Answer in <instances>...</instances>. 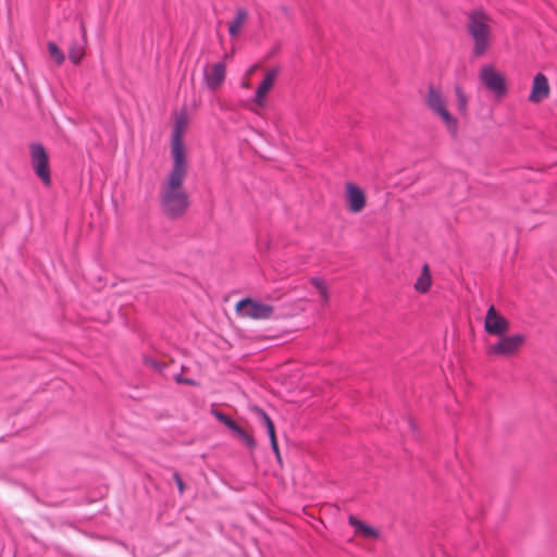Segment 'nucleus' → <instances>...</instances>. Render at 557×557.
Listing matches in <instances>:
<instances>
[{"label":"nucleus","mask_w":557,"mask_h":557,"mask_svg":"<svg viewBox=\"0 0 557 557\" xmlns=\"http://www.w3.org/2000/svg\"><path fill=\"white\" fill-rule=\"evenodd\" d=\"M187 171L188 163L173 162L172 169L161 186V209L170 219L183 216L189 207V197L184 188Z\"/></svg>","instance_id":"1"},{"label":"nucleus","mask_w":557,"mask_h":557,"mask_svg":"<svg viewBox=\"0 0 557 557\" xmlns=\"http://www.w3.org/2000/svg\"><path fill=\"white\" fill-rule=\"evenodd\" d=\"M492 23L491 15L482 9H476L467 13L466 27L468 35L473 41L472 52L475 57L483 55L492 42Z\"/></svg>","instance_id":"2"},{"label":"nucleus","mask_w":557,"mask_h":557,"mask_svg":"<svg viewBox=\"0 0 557 557\" xmlns=\"http://www.w3.org/2000/svg\"><path fill=\"white\" fill-rule=\"evenodd\" d=\"M425 102L429 109L443 120L448 132L455 136L458 129V122L447 110L446 100L440 88L430 85Z\"/></svg>","instance_id":"3"},{"label":"nucleus","mask_w":557,"mask_h":557,"mask_svg":"<svg viewBox=\"0 0 557 557\" xmlns=\"http://www.w3.org/2000/svg\"><path fill=\"white\" fill-rule=\"evenodd\" d=\"M30 163L35 174L41 182L49 186L51 184L49 156L45 147L39 143H32L29 145Z\"/></svg>","instance_id":"4"},{"label":"nucleus","mask_w":557,"mask_h":557,"mask_svg":"<svg viewBox=\"0 0 557 557\" xmlns=\"http://www.w3.org/2000/svg\"><path fill=\"white\" fill-rule=\"evenodd\" d=\"M236 311L243 318L267 320L272 317L274 308L252 298H245L237 302Z\"/></svg>","instance_id":"5"},{"label":"nucleus","mask_w":557,"mask_h":557,"mask_svg":"<svg viewBox=\"0 0 557 557\" xmlns=\"http://www.w3.org/2000/svg\"><path fill=\"white\" fill-rule=\"evenodd\" d=\"M500 338L494 345L487 347L486 352L491 356L509 357L519 351L525 342L523 334H512L509 336H499Z\"/></svg>","instance_id":"6"},{"label":"nucleus","mask_w":557,"mask_h":557,"mask_svg":"<svg viewBox=\"0 0 557 557\" xmlns=\"http://www.w3.org/2000/svg\"><path fill=\"white\" fill-rule=\"evenodd\" d=\"M480 79L484 86L496 96H504L507 91L505 78L491 65H486L481 69Z\"/></svg>","instance_id":"7"},{"label":"nucleus","mask_w":557,"mask_h":557,"mask_svg":"<svg viewBox=\"0 0 557 557\" xmlns=\"http://www.w3.org/2000/svg\"><path fill=\"white\" fill-rule=\"evenodd\" d=\"M484 330L490 335L502 336L509 330V321L491 306L485 315Z\"/></svg>","instance_id":"8"},{"label":"nucleus","mask_w":557,"mask_h":557,"mask_svg":"<svg viewBox=\"0 0 557 557\" xmlns=\"http://www.w3.org/2000/svg\"><path fill=\"white\" fill-rule=\"evenodd\" d=\"M185 126V120L180 119L175 123V127L172 135V141H171V152L173 162L178 161V163H188L186 156H185V148L184 143L182 138L183 129Z\"/></svg>","instance_id":"9"},{"label":"nucleus","mask_w":557,"mask_h":557,"mask_svg":"<svg viewBox=\"0 0 557 557\" xmlns=\"http://www.w3.org/2000/svg\"><path fill=\"white\" fill-rule=\"evenodd\" d=\"M347 208L352 213H358L366 207V195L363 190L352 183L346 184Z\"/></svg>","instance_id":"10"},{"label":"nucleus","mask_w":557,"mask_h":557,"mask_svg":"<svg viewBox=\"0 0 557 557\" xmlns=\"http://www.w3.org/2000/svg\"><path fill=\"white\" fill-rule=\"evenodd\" d=\"M225 76L226 66L224 62H218L212 64L210 69H207L205 71V81L207 87L211 90L218 89L225 81Z\"/></svg>","instance_id":"11"},{"label":"nucleus","mask_w":557,"mask_h":557,"mask_svg":"<svg viewBox=\"0 0 557 557\" xmlns=\"http://www.w3.org/2000/svg\"><path fill=\"white\" fill-rule=\"evenodd\" d=\"M549 95V85L546 76L537 73L533 78L532 90L529 100L533 103H540Z\"/></svg>","instance_id":"12"},{"label":"nucleus","mask_w":557,"mask_h":557,"mask_svg":"<svg viewBox=\"0 0 557 557\" xmlns=\"http://www.w3.org/2000/svg\"><path fill=\"white\" fill-rule=\"evenodd\" d=\"M81 39L74 40L69 48V59L74 64H78L85 55L86 29L83 22L79 23Z\"/></svg>","instance_id":"13"},{"label":"nucleus","mask_w":557,"mask_h":557,"mask_svg":"<svg viewBox=\"0 0 557 557\" xmlns=\"http://www.w3.org/2000/svg\"><path fill=\"white\" fill-rule=\"evenodd\" d=\"M277 73H278L277 69H272V70L268 71L263 81L258 86V88L256 90V95H255V102L258 106H260V107L264 106V103H265L264 98H265L267 94L270 91V89L272 88L274 81L277 76Z\"/></svg>","instance_id":"14"},{"label":"nucleus","mask_w":557,"mask_h":557,"mask_svg":"<svg viewBox=\"0 0 557 557\" xmlns=\"http://www.w3.org/2000/svg\"><path fill=\"white\" fill-rule=\"evenodd\" d=\"M248 18V13L245 9H238L235 13L234 20L228 24V34L235 37L240 33V29Z\"/></svg>","instance_id":"15"},{"label":"nucleus","mask_w":557,"mask_h":557,"mask_svg":"<svg viewBox=\"0 0 557 557\" xmlns=\"http://www.w3.org/2000/svg\"><path fill=\"white\" fill-rule=\"evenodd\" d=\"M349 524L355 528L357 534L363 535L364 537H377L379 536V532L375 529L367 525L366 523L358 520L354 516L349 517Z\"/></svg>","instance_id":"16"},{"label":"nucleus","mask_w":557,"mask_h":557,"mask_svg":"<svg viewBox=\"0 0 557 557\" xmlns=\"http://www.w3.org/2000/svg\"><path fill=\"white\" fill-rule=\"evenodd\" d=\"M431 274L430 269L428 264H424L421 271V274L417 278V282L414 284V288L419 293H426L431 286Z\"/></svg>","instance_id":"17"},{"label":"nucleus","mask_w":557,"mask_h":557,"mask_svg":"<svg viewBox=\"0 0 557 557\" xmlns=\"http://www.w3.org/2000/svg\"><path fill=\"white\" fill-rule=\"evenodd\" d=\"M253 411L257 413V416L260 420V423H262L265 426L269 437L275 436L274 423L271 420V418L269 417V414L263 409H261L259 407H255Z\"/></svg>","instance_id":"18"},{"label":"nucleus","mask_w":557,"mask_h":557,"mask_svg":"<svg viewBox=\"0 0 557 557\" xmlns=\"http://www.w3.org/2000/svg\"><path fill=\"white\" fill-rule=\"evenodd\" d=\"M310 282L311 284L318 289L320 296H321V299L323 302H327L329 300V294H327V287H326V283L323 278L321 277H311L310 278Z\"/></svg>","instance_id":"19"},{"label":"nucleus","mask_w":557,"mask_h":557,"mask_svg":"<svg viewBox=\"0 0 557 557\" xmlns=\"http://www.w3.org/2000/svg\"><path fill=\"white\" fill-rule=\"evenodd\" d=\"M47 46H48V51H49L51 58L55 61V63L58 65H61L65 60L64 53L61 51V49L58 47V45L53 41H49Z\"/></svg>","instance_id":"20"},{"label":"nucleus","mask_w":557,"mask_h":557,"mask_svg":"<svg viewBox=\"0 0 557 557\" xmlns=\"http://www.w3.org/2000/svg\"><path fill=\"white\" fill-rule=\"evenodd\" d=\"M455 92L457 97V107L460 113L465 114L467 112V106H468V97L463 92L462 88L460 86L455 87Z\"/></svg>","instance_id":"21"},{"label":"nucleus","mask_w":557,"mask_h":557,"mask_svg":"<svg viewBox=\"0 0 557 557\" xmlns=\"http://www.w3.org/2000/svg\"><path fill=\"white\" fill-rule=\"evenodd\" d=\"M236 435L240 438V441L249 448L253 449L256 447V441L251 435H249L243 428H240Z\"/></svg>","instance_id":"22"},{"label":"nucleus","mask_w":557,"mask_h":557,"mask_svg":"<svg viewBox=\"0 0 557 557\" xmlns=\"http://www.w3.org/2000/svg\"><path fill=\"white\" fill-rule=\"evenodd\" d=\"M212 413L221 423H223L224 425L228 424L231 420L228 416L219 410H213Z\"/></svg>","instance_id":"23"},{"label":"nucleus","mask_w":557,"mask_h":557,"mask_svg":"<svg viewBox=\"0 0 557 557\" xmlns=\"http://www.w3.org/2000/svg\"><path fill=\"white\" fill-rule=\"evenodd\" d=\"M173 479H174V481H175V483L177 485L180 494L182 495L184 493V491H185V484H184L180 473L178 472H174Z\"/></svg>","instance_id":"24"},{"label":"nucleus","mask_w":557,"mask_h":557,"mask_svg":"<svg viewBox=\"0 0 557 557\" xmlns=\"http://www.w3.org/2000/svg\"><path fill=\"white\" fill-rule=\"evenodd\" d=\"M145 363L147 366H150V367L154 368V369L161 370V363L158 360L153 359V358L146 357L145 358Z\"/></svg>","instance_id":"25"},{"label":"nucleus","mask_w":557,"mask_h":557,"mask_svg":"<svg viewBox=\"0 0 557 557\" xmlns=\"http://www.w3.org/2000/svg\"><path fill=\"white\" fill-rule=\"evenodd\" d=\"M270 441H271V447H272L274 454L276 455L277 460L280 461L281 460V456H280L277 441H276V435L273 436V437H270Z\"/></svg>","instance_id":"26"},{"label":"nucleus","mask_w":557,"mask_h":557,"mask_svg":"<svg viewBox=\"0 0 557 557\" xmlns=\"http://www.w3.org/2000/svg\"><path fill=\"white\" fill-rule=\"evenodd\" d=\"M225 426H227L231 431H233L235 434L237 433V431L242 428L239 426L234 420H230L228 424H226Z\"/></svg>","instance_id":"27"},{"label":"nucleus","mask_w":557,"mask_h":557,"mask_svg":"<svg viewBox=\"0 0 557 557\" xmlns=\"http://www.w3.org/2000/svg\"><path fill=\"white\" fill-rule=\"evenodd\" d=\"M225 426H227L231 431H233L235 434L237 433V431L242 428L239 426L234 420H230L228 424H226Z\"/></svg>","instance_id":"28"},{"label":"nucleus","mask_w":557,"mask_h":557,"mask_svg":"<svg viewBox=\"0 0 557 557\" xmlns=\"http://www.w3.org/2000/svg\"><path fill=\"white\" fill-rule=\"evenodd\" d=\"M225 426H227L231 431H233L235 434L237 433V431L242 428L239 426L234 420H230L228 424H226Z\"/></svg>","instance_id":"29"},{"label":"nucleus","mask_w":557,"mask_h":557,"mask_svg":"<svg viewBox=\"0 0 557 557\" xmlns=\"http://www.w3.org/2000/svg\"><path fill=\"white\" fill-rule=\"evenodd\" d=\"M406 423H407V426H408V428L410 429V431L412 432V434H414V432H416V425H414L413 421L408 420V421H406Z\"/></svg>","instance_id":"30"},{"label":"nucleus","mask_w":557,"mask_h":557,"mask_svg":"<svg viewBox=\"0 0 557 557\" xmlns=\"http://www.w3.org/2000/svg\"><path fill=\"white\" fill-rule=\"evenodd\" d=\"M177 381H178V382H183V380H182L181 377H177ZM184 382H185L186 384H189V385H194V384H195V382H194V381H191V380H184Z\"/></svg>","instance_id":"31"},{"label":"nucleus","mask_w":557,"mask_h":557,"mask_svg":"<svg viewBox=\"0 0 557 557\" xmlns=\"http://www.w3.org/2000/svg\"><path fill=\"white\" fill-rule=\"evenodd\" d=\"M231 58H232V54H226V55H225V59H226V60H227V59H231Z\"/></svg>","instance_id":"32"}]
</instances>
